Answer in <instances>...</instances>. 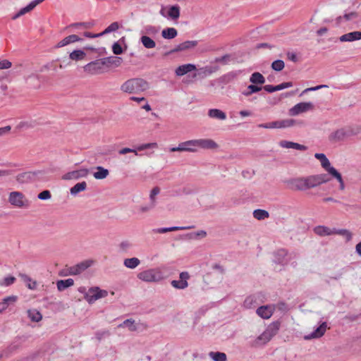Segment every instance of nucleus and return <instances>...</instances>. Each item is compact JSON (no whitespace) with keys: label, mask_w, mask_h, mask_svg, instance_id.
<instances>
[{"label":"nucleus","mask_w":361,"mask_h":361,"mask_svg":"<svg viewBox=\"0 0 361 361\" xmlns=\"http://www.w3.org/2000/svg\"><path fill=\"white\" fill-rule=\"evenodd\" d=\"M119 28V24L117 22H114L110 24L103 32H101L102 36L109 34L111 32L116 31Z\"/></svg>","instance_id":"obj_50"},{"label":"nucleus","mask_w":361,"mask_h":361,"mask_svg":"<svg viewBox=\"0 0 361 361\" xmlns=\"http://www.w3.org/2000/svg\"><path fill=\"white\" fill-rule=\"evenodd\" d=\"M17 298L16 295L8 296L4 298L3 300L0 302V312L5 310L10 305L14 304Z\"/></svg>","instance_id":"obj_26"},{"label":"nucleus","mask_w":361,"mask_h":361,"mask_svg":"<svg viewBox=\"0 0 361 361\" xmlns=\"http://www.w3.org/2000/svg\"><path fill=\"white\" fill-rule=\"evenodd\" d=\"M44 175L42 171H27L19 173L16 176V181L19 183H27L39 179Z\"/></svg>","instance_id":"obj_8"},{"label":"nucleus","mask_w":361,"mask_h":361,"mask_svg":"<svg viewBox=\"0 0 361 361\" xmlns=\"http://www.w3.org/2000/svg\"><path fill=\"white\" fill-rule=\"evenodd\" d=\"M197 142L196 140H190L180 142L177 147H173L169 149V152H197Z\"/></svg>","instance_id":"obj_9"},{"label":"nucleus","mask_w":361,"mask_h":361,"mask_svg":"<svg viewBox=\"0 0 361 361\" xmlns=\"http://www.w3.org/2000/svg\"><path fill=\"white\" fill-rule=\"evenodd\" d=\"M238 75L236 71L229 72L219 78V81L224 84H228L234 80Z\"/></svg>","instance_id":"obj_32"},{"label":"nucleus","mask_w":361,"mask_h":361,"mask_svg":"<svg viewBox=\"0 0 361 361\" xmlns=\"http://www.w3.org/2000/svg\"><path fill=\"white\" fill-rule=\"evenodd\" d=\"M37 197L42 200H47L51 197V195L49 190H45L39 192L37 195Z\"/></svg>","instance_id":"obj_57"},{"label":"nucleus","mask_w":361,"mask_h":361,"mask_svg":"<svg viewBox=\"0 0 361 361\" xmlns=\"http://www.w3.org/2000/svg\"><path fill=\"white\" fill-rule=\"evenodd\" d=\"M105 61L103 59L90 62L84 67V71L92 75L100 74L105 71Z\"/></svg>","instance_id":"obj_6"},{"label":"nucleus","mask_w":361,"mask_h":361,"mask_svg":"<svg viewBox=\"0 0 361 361\" xmlns=\"http://www.w3.org/2000/svg\"><path fill=\"white\" fill-rule=\"evenodd\" d=\"M334 234H338L343 236H345L347 239V240H350L352 238V234L351 233L346 230V229H333V235Z\"/></svg>","instance_id":"obj_49"},{"label":"nucleus","mask_w":361,"mask_h":361,"mask_svg":"<svg viewBox=\"0 0 361 361\" xmlns=\"http://www.w3.org/2000/svg\"><path fill=\"white\" fill-rule=\"evenodd\" d=\"M329 173L335 178L339 183L343 181L341 174L335 168L329 169Z\"/></svg>","instance_id":"obj_55"},{"label":"nucleus","mask_w":361,"mask_h":361,"mask_svg":"<svg viewBox=\"0 0 361 361\" xmlns=\"http://www.w3.org/2000/svg\"><path fill=\"white\" fill-rule=\"evenodd\" d=\"M361 39V32L354 31L343 35L339 37V40L342 42H353Z\"/></svg>","instance_id":"obj_18"},{"label":"nucleus","mask_w":361,"mask_h":361,"mask_svg":"<svg viewBox=\"0 0 361 361\" xmlns=\"http://www.w3.org/2000/svg\"><path fill=\"white\" fill-rule=\"evenodd\" d=\"M209 356L214 361H226V355L224 353L221 352H210Z\"/></svg>","instance_id":"obj_48"},{"label":"nucleus","mask_w":361,"mask_h":361,"mask_svg":"<svg viewBox=\"0 0 361 361\" xmlns=\"http://www.w3.org/2000/svg\"><path fill=\"white\" fill-rule=\"evenodd\" d=\"M155 206H156V204H154L153 202H149L147 205L141 206L140 207V211L141 213H145V212L150 211L153 208H154Z\"/></svg>","instance_id":"obj_64"},{"label":"nucleus","mask_w":361,"mask_h":361,"mask_svg":"<svg viewBox=\"0 0 361 361\" xmlns=\"http://www.w3.org/2000/svg\"><path fill=\"white\" fill-rule=\"evenodd\" d=\"M285 63L283 61L278 59L272 62L271 68L276 71H281L284 68Z\"/></svg>","instance_id":"obj_51"},{"label":"nucleus","mask_w":361,"mask_h":361,"mask_svg":"<svg viewBox=\"0 0 361 361\" xmlns=\"http://www.w3.org/2000/svg\"><path fill=\"white\" fill-rule=\"evenodd\" d=\"M94 260L92 259H87L84 260L74 266L70 267L67 268L66 272L64 274V276L67 275H78L83 271H85L86 269H87L89 267H90L94 264Z\"/></svg>","instance_id":"obj_7"},{"label":"nucleus","mask_w":361,"mask_h":361,"mask_svg":"<svg viewBox=\"0 0 361 361\" xmlns=\"http://www.w3.org/2000/svg\"><path fill=\"white\" fill-rule=\"evenodd\" d=\"M118 246L121 252H126L133 247V244L128 240H123Z\"/></svg>","instance_id":"obj_53"},{"label":"nucleus","mask_w":361,"mask_h":361,"mask_svg":"<svg viewBox=\"0 0 361 361\" xmlns=\"http://www.w3.org/2000/svg\"><path fill=\"white\" fill-rule=\"evenodd\" d=\"M19 276L26 283L27 287L30 290L37 288V282L25 274H20Z\"/></svg>","instance_id":"obj_40"},{"label":"nucleus","mask_w":361,"mask_h":361,"mask_svg":"<svg viewBox=\"0 0 361 361\" xmlns=\"http://www.w3.org/2000/svg\"><path fill=\"white\" fill-rule=\"evenodd\" d=\"M180 281L173 280L171 281V286L177 289H184L188 286L187 280L190 278V275L187 271H183L180 274Z\"/></svg>","instance_id":"obj_14"},{"label":"nucleus","mask_w":361,"mask_h":361,"mask_svg":"<svg viewBox=\"0 0 361 361\" xmlns=\"http://www.w3.org/2000/svg\"><path fill=\"white\" fill-rule=\"evenodd\" d=\"M280 326L281 323L279 322H274L267 326L266 331L268 334L273 338L278 333Z\"/></svg>","instance_id":"obj_34"},{"label":"nucleus","mask_w":361,"mask_h":361,"mask_svg":"<svg viewBox=\"0 0 361 361\" xmlns=\"http://www.w3.org/2000/svg\"><path fill=\"white\" fill-rule=\"evenodd\" d=\"M112 51L116 55L121 54L123 51V48L118 42L114 43L112 46Z\"/></svg>","instance_id":"obj_61"},{"label":"nucleus","mask_w":361,"mask_h":361,"mask_svg":"<svg viewBox=\"0 0 361 361\" xmlns=\"http://www.w3.org/2000/svg\"><path fill=\"white\" fill-rule=\"evenodd\" d=\"M250 82L257 85H262L265 83V78L260 73L255 72L250 75Z\"/></svg>","instance_id":"obj_27"},{"label":"nucleus","mask_w":361,"mask_h":361,"mask_svg":"<svg viewBox=\"0 0 361 361\" xmlns=\"http://www.w3.org/2000/svg\"><path fill=\"white\" fill-rule=\"evenodd\" d=\"M327 324L326 322H322L317 329L311 334L305 336V339L310 340L312 338H319L322 337L326 332Z\"/></svg>","instance_id":"obj_15"},{"label":"nucleus","mask_w":361,"mask_h":361,"mask_svg":"<svg viewBox=\"0 0 361 361\" xmlns=\"http://www.w3.org/2000/svg\"><path fill=\"white\" fill-rule=\"evenodd\" d=\"M137 278L145 282H158L163 277L160 271L151 269L140 272L137 274Z\"/></svg>","instance_id":"obj_5"},{"label":"nucleus","mask_w":361,"mask_h":361,"mask_svg":"<svg viewBox=\"0 0 361 361\" xmlns=\"http://www.w3.org/2000/svg\"><path fill=\"white\" fill-rule=\"evenodd\" d=\"M314 233L320 236L333 235V229L324 226H317L314 228Z\"/></svg>","instance_id":"obj_31"},{"label":"nucleus","mask_w":361,"mask_h":361,"mask_svg":"<svg viewBox=\"0 0 361 361\" xmlns=\"http://www.w3.org/2000/svg\"><path fill=\"white\" fill-rule=\"evenodd\" d=\"M103 60L105 61L106 67H108L109 65H110V64H114L116 67H118L121 64V63L123 61L122 58L118 57V56L105 57V58H103Z\"/></svg>","instance_id":"obj_42"},{"label":"nucleus","mask_w":361,"mask_h":361,"mask_svg":"<svg viewBox=\"0 0 361 361\" xmlns=\"http://www.w3.org/2000/svg\"><path fill=\"white\" fill-rule=\"evenodd\" d=\"M44 0H34L31 1L27 6L21 8L18 12L19 14L22 16L25 13L33 10L39 4L42 3Z\"/></svg>","instance_id":"obj_35"},{"label":"nucleus","mask_w":361,"mask_h":361,"mask_svg":"<svg viewBox=\"0 0 361 361\" xmlns=\"http://www.w3.org/2000/svg\"><path fill=\"white\" fill-rule=\"evenodd\" d=\"M96 169H97V171L94 172L93 173V176L94 177L95 179H97V180L104 179L109 174V170L106 169H104L102 166H97Z\"/></svg>","instance_id":"obj_39"},{"label":"nucleus","mask_w":361,"mask_h":361,"mask_svg":"<svg viewBox=\"0 0 361 361\" xmlns=\"http://www.w3.org/2000/svg\"><path fill=\"white\" fill-rule=\"evenodd\" d=\"M160 192V189L159 187H154L150 192L149 199L150 202H153L156 204L155 196L157 195Z\"/></svg>","instance_id":"obj_60"},{"label":"nucleus","mask_w":361,"mask_h":361,"mask_svg":"<svg viewBox=\"0 0 361 361\" xmlns=\"http://www.w3.org/2000/svg\"><path fill=\"white\" fill-rule=\"evenodd\" d=\"M325 173L310 176L302 178H290L285 181L288 188L295 191H305L315 188L329 180Z\"/></svg>","instance_id":"obj_1"},{"label":"nucleus","mask_w":361,"mask_h":361,"mask_svg":"<svg viewBox=\"0 0 361 361\" xmlns=\"http://www.w3.org/2000/svg\"><path fill=\"white\" fill-rule=\"evenodd\" d=\"M8 202L11 204L18 208H27L30 202L21 192L14 191L9 194Z\"/></svg>","instance_id":"obj_4"},{"label":"nucleus","mask_w":361,"mask_h":361,"mask_svg":"<svg viewBox=\"0 0 361 361\" xmlns=\"http://www.w3.org/2000/svg\"><path fill=\"white\" fill-rule=\"evenodd\" d=\"M186 235L188 236V238L190 239L195 238H198V237L204 238L207 235V233H206V231L202 230V231H199L195 233H188Z\"/></svg>","instance_id":"obj_58"},{"label":"nucleus","mask_w":361,"mask_h":361,"mask_svg":"<svg viewBox=\"0 0 361 361\" xmlns=\"http://www.w3.org/2000/svg\"><path fill=\"white\" fill-rule=\"evenodd\" d=\"M85 299L89 302L92 303L99 298H102L101 295V289L99 287L90 288L87 293L84 295Z\"/></svg>","instance_id":"obj_13"},{"label":"nucleus","mask_w":361,"mask_h":361,"mask_svg":"<svg viewBox=\"0 0 361 361\" xmlns=\"http://www.w3.org/2000/svg\"><path fill=\"white\" fill-rule=\"evenodd\" d=\"M258 316L262 319H269L273 314V309L271 306L264 305L258 307L256 311Z\"/></svg>","instance_id":"obj_20"},{"label":"nucleus","mask_w":361,"mask_h":361,"mask_svg":"<svg viewBox=\"0 0 361 361\" xmlns=\"http://www.w3.org/2000/svg\"><path fill=\"white\" fill-rule=\"evenodd\" d=\"M149 87L148 82L140 78H131L126 80L121 86L123 92L128 94H139Z\"/></svg>","instance_id":"obj_2"},{"label":"nucleus","mask_w":361,"mask_h":361,"mask_svg":"<svg viewBox=\"0 0 361 361\" xmlns=\"http://www.w3.org/2000/svg\"><path fill=\"white\" fill-rule=\"evenodd\" d=\"M360 133H361V126L348 127L347 129L340 128L331 133L329 140L331 142H337L343 140L347 137L355 135Z\"/></svg>","instance_id":"obj_3"},{"label":"nucleus","mask_w":361,"mask_h":361,"mask_svg":"<svg viewBox=\"0 0 361 361\" xmlns=\"http://www.w3.org/2000/svg\"><path fill=\"white\" fill-rule=\"evenodd\" d=\"M110 332L108 330L98 331L95 333V336L97 341H100L104 337L109 336Z\"/></svg>","instance_id":"obj_62"},{"label":"nucleus","mask_w":361,"mask_h":361,"mask_svg":"<svg viewBox=\"0 0 361 361\" xmlns=\"http://www.w3.org/2000/svg\"><path fill=\"white\" fill-rule=\"evenodd\" d=\"M231 59V54H225L221 57H217L214 59V61L216 63H221L224 65L228 64Z\"/></svg>","instance_id":"obj_54"},{"label":"nucleus","mask_w":361,"mask_h":361,"mask_svg":"<svg viewBox=\"0 0 361 361\" xmlns=\"http://www.w3.org/2000/svg\"><path fill=\"white\" fill-rule=\"evenodd\" d=\"M262 89V86H259L255 84H251L248 85L245 90H244L242 94L245 97H250L253 93H256L259 92Z\"/></svg>","instance_id":"obj_41"},{"label":"nucleus","mask_w":361,"mask_h":361,"mask_svg":"<svg viewBox=\"0 0 361 361\" xmlns=\"http://www.w3.org/2000/svg\"><path fill=\"white\" fill-rule=\"evenodd\" d=\"M16 279L14 276H9L5 277L4 279L3 282L0 283V285L4 286H9L12 285L16 281Z\"/></svg>","instance_id":"obj_56"},{"label":"nucleus","mask_w":361,"mask_h":361,"mask_svg":"<svg viewBox=\"0 0 361 361\" xmlns=\"http://www.w3.org/2000/svg\"><path fill=\"white\" fill-rule=\"evenodd\" d=\"M314 157L319 159L321 162L322 166L329 173V169L334 168L331 166L329 160L326 158V155L323 153H316Z\"/></svg>","instance_id":"obj_24"},{"label":"nucleus","mask_w":361,"mask_h":361,"mask_svg":"<svg viewBox=\"0 0 361 361\" xmlns=\"http://www.w3.org/2000/svg\"><path fill=\"white\" fill-rule=\"evenodd\" d=\"M74 284V281L72 279H68L66 280H59L56 283L57 288L59 291H63L66 288H69Z\"/></svg>","instance_id":"obj_36"},{"label":"nucleus","mask_w":361,"mask_h":361,"mask_svg":"<svg viewBox=\"0 0 361 361\" xmlns=\"http://www.w3.org/2000/svg\"><path fill=\"white\" fill-rule=\"evenodd\" d=\"M82 39L79 37L77 35H71L66 37L64 39L58 42V44L55 46L56 48H61L68 45L71 43L81 41Z\"/></svg>","instance_id":"obj_19"},{"label":"nucleus","mask_w":361,"mask_h":361,"mask_svg":"<svg viewBox=\"0 0 361 361\" xmlns=\"http://www.w3.org/2000/svg\"><path fill=\"white\" fill-rule=\"evenodd\" d=\"M196 142L197 149H215L218 147V145L211 139H197Z\"/></svg>","instance_id":"obj_17"},{"label":"nucleus","mask_w":361,"mask_h":361,"mask_svg":"<svg viewBox=\"0 0 361 361\" xmlns=\"http://www.w3.org/2000/svg\"><path fill=\"white\" fill-rule=\"evenodd\" d=\"M314 109V106L312 102H300L292 107L289 111V114L291 116H296Z\"/></svg>","instance_id":"obj_11"},{"label":"nucleus","mask_w":361,"mask_h":361,"mask_svg":"<svg viewBox=\"0 0 361 361\" xmlns=\"http://www.w3.org/2000/svg\"><path fill=\"white\" fill-rule=\"evenodd\" d=\"M178 35V31L174 27H167L161 31V36L166 39H172Z\"/></svg>","instance_id":"obj_29"},{"label":"nucleus","mask_w":361,"mask_h":361,"mask_svg":"<svg viewBox=\"0 0 361 361\" xmlns=\"http://www.w3.org/2000/svg\"><path fill=\"white\" fill-rule=\"evenodd\" d=\"M274 262L279 264H286L289 259L288 258V252L285 249H280L274 253Z\"/></svg>","instance_id":"obj_16"},{"label":"nucleus","mask_w":361,"mask_h":361,"mask_svg":"<svg viewBox=\"0 0 361 361\" xmlns=\"http://www.w3.org/2000/svg\"><path fill=\"white\" fill-rule=\"evenodd\" d=\"M86 56V53L81 49H76L73 51L69 54V58L72 61H78L83 60Z\"/></svg>","instance_id":"obj_33"},{"label":"nucleus","mask_w":361,"mask_h":361,"mask_svg":"<svg viewBox=\"0 0 361 361\" xmlns=\"http://www.w3.org/2000/svg\"><path fill=\"white\" fill-rule=\"evenodd\" d=\"M27 317L33 322H39L42 319V314L36 309H30L27 311Z\"/></svg>","instance_id":"obj_28"},{"label":"nucleus","mask_w":361,"mask_h":361,"mask_svg":"<svg viewBox=\"0 0 361 361\" xmlns=\"http://www.w3.org/2000/svg\"><path fill=\"white\" fill-rule=\"evenodd\" d=\"M180 15V8L178 5H173L169 8L167 17L172 20H177Z\"/></svg>","instance_id":"obj_23"},{"label":"nucleus","mask_w":361,"mask_h":361,"mask_svg":"<svg viewBox=\"0 0 361 361\" xmlns=\"http://www.w3.org/2000/svg\"><path fill=\"white\" fill-rule=\"evenodd\" d=\"M140 42L146 49H153L156 47V42L149 36L142 35L140 37Z\"/></svg>","instance_id":"obj_38"},{"label":"nucleus","mask_w":361,"mask_h":361,"mask_svg":"<svg viewBox=\"0 0 361 361\" xmlns=\"http://www.w3.org/2000/svg\"><path fill=\"white\" fill-rule=\"evenodd\" d=\"M208 115L212 118H215L220 120H224L226 118V114L221 110L217 109H212L209 110Z\"/></svg>","instance_id":"obj_43"},{"label":"nucleus","mask_w":361,"mask_h":361,"mask_svg":"<svg viewBox=\"0 0 361 361\" xmlns=\"http://www.w3.org/2000/svg\"><path fill=\"white\" fill-rule=\"evenodd\" d=\"M157 147V144L156 142H151V143L141 145L138 146L137 149L140 151H142V150H145L147 149L154 148Z\"/></svg>","instance_id":"obj_63"},{"label":"nucleus","mask_w":361,"mask_h":361,"mask_svg":"<svg viewBox=\"0 0 361 361\" xmlns=\"http://www.w3.org/2000/svg\"><path fill=\"white\" fill-rule=\"evenodd\" d=\"M86 188L87 183L85 181L78 183L70 189V193L71 195L76 196L79 192L85 190Z\"/></svg>","instance_id":"obj_30"},{"label":"nucleus","mask_w":361,"mask_h":361,"mask_svg":"<svg viewBox=\"0 0 361 361\" xmlns=\"http://www.w3.org/2000/svg\"><path fill=\"white\" fill-rule=\"evenodd\" d=\"M278 123V128L290 127L294 125L295 121L293 119H286L283 121H276Z\"/></svg>","instance_id":"obj_52"},{"label":"nucleus","mask_w":361,"mask_h":361,"mask_svg":"<svg viewBox=\"0 0 361 361\" xmlns=\"http://www.w3.org/2000/svg\"><path fill=\"white\" fill-rule=\"evenodd\" d=\"M89 172L90 171L87 169H80L66 173L63 176L62 178L63 180H78L80 178L87 177Z\"/></svg>","instance_id":"obj_12"},{"label":"nucleus","mask_w":361,"mask_h":361,"mask_svg":"<svg viewBox=\"0 0 361 361\" xmlns=\"http://www.w3.org/2000/svg\"><path fill=\"white\" fill-rule=\"evenodd\" d=\"M159 27L152 25H145L142 30L140 31V33L142 35H147V36H155L159 33Z\"/></svg>","instance_id":"obj_25"},{"label":"nucleus","mask_w":361,"mask_h":361,"mask_svg":"<svg viewBox=\"0 0 361 361\" xmlns=\"http://www.w3.org/2000/svg\"><path fill=\"white\" fill-rule=\"evenodd\" d=\"M195 226H172L168 228H160L154 229L153 232L157 233H165L169 231H182V230H188L194 228Z\"/></svg>","instance_id":"obj_21"},{"label":"nucleus","mask_w":361,"mask_h":361,"mask_svg":"<svg viewBox=\"0 0 361 361\" xmlns=\"http://www.w3.org/2000/svg\"><path fill=\"white\" fill-rule=\"evenodd\" d=\"M197 44L198 42L197 40L185 41L176 46L173 49L169 51L168 54H172L177 52L186 51L194 49L197 46Z\"/></svg>","instance_id":"obj_10"},{"label":"nucleus","mask_w":361,"mask_h":361,"mask_svg":"<svg viewBox=\"0 0 361 361\" xmlns=\"http://www.w3.org/2000/svg\"><path fill=\"white\" fill-rule=\"evenodd\" d=\"M140 264V261L137 257L127 258L123 262V264L129 269H135Z\"/></svg>","instance_id":"obj_44"},{"label":"nucleus","mask_w":361,"mask_h":361,"mask_svg":"<svg viewBox=\"0 0 361 361\" xmlns=\"http://www.w3.org/2000/svg\"><path fill=\"white\" fill-rule=\"evenodd\" d=\"M278 123L277 121H273L267 123H261L257 126L258 128H278Z\"/></svg>","instance_id":"obj_59"},{"label":"nucleus","mask_w":361,"mask_h":361,"mask_svg":"<svg viewBox=\"0 0 361 361\" xmlns=\"http://www.w3.org/2000/svg\"><path fill=\"white\" fill-rule=\"evenodd\" d=\"M243 305L247 309L255 307L257 305V300L254 296L250 295L244 300Z\"/></svg>","instance_id":"obj_47"},{"label":"nucleus","mask_w":361,"mask_h":361,"mask_svg":"<svg viewBox=\"0 0 361 361\" xmlns=\"http://www.w3.org/2000/svg\"><path fill=\"white\" fill-rule=\"evenodd\" d=\"M253 216L257 220H264L269 216V214L264 209H257L254 210Z\"/></svg>","instance_id":"obj_46"},{"label":"nucleus","mask_w":361,"mask_h":361,"mask_svg":"<svg viewBox=\"0 0 361 361\" xmlns=\"http://www.w3.org/2000/svg\"><path fill=\"white\" fill-rule=\"evenodd\" d=\"M196 70V66L194 64L188 63L178 66L176 70V74L178 76H182L189 72Z\"/></svg>","instance_id":"obj_22"},{"label":"nucleus","mask_w":361,"mask_h":361,"mask_svg":"<svg viewBox=\"0 0 361 361\" xmlns=\"http://www.w3.org/2000/svg\"><path fill=\"white\" fill-rule=\"evenodd\" d=\"M118 327H128L130 331H135L139 329L138 324H136L135 320L132 319H126L122 324L118 325Z\"/></svg>","instance_id":"obj_37"},{"label":"nucleus","mask_w":361,"mask_h":361,"mask_svg":"<svg viewBox=\"0 0 361 361\" xmlns=\"http://www.w3.org/2000/svg\"><path fill=\"white\" fill-rule=\"evenodd\" d=\"M272 338L268 334L265 330L262 334H260L255 340L257 345H264L268 343Z\"/></svg>","instance_id":"obj_45"}]
</instances>
